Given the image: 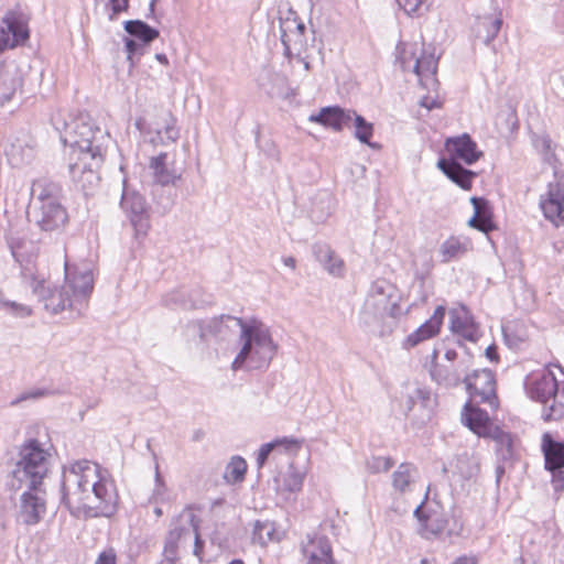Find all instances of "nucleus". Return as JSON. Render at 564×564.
<instances>
[{
    "label": "nucleus",
    "instance_id": "680f3d73",
    "mask_svg": "<svg viewBox=\"0 0 564 564\" xmlns=\"http://www.w3.org/2000/svg\"><path fill=\"white\" fill-rule=\"evenodd\" d=\"M478 470H479L478 464H477V463H474V464H473V466H471V467H470L466 473H464V471L460 469V474H462V476H463V477H465V478H468V479H469V478H471V477L476 476V475H477V473H478Z\"/></svg>",
    "mask_w": 564,
    "mask_h": 564
},
{
    "label": "nucleus",
    "instance_id": "de8ad7c7",
    "mask_svg": "<svg viewBox=\"0 0 564 564\" xmlns=\"http://www.w3.org/2000/svg\"><path fill=\"white\" fill-rule=\"evenodd\" d=\"M464 530V522L460 517L453 514L451 519L446 520V528L444 529V533L447 536H458L462 534Z\"/></svg>",
    "mask_w": 564,
    "mask_h": 564
},
{
    "label": "nucleus",
    "instance_id": "c756f323",
    "mask_svg": "<svg viewBox=\"0 0 564 564\" xmlns=\"http://www.w3.org/2000/svg\"><path fill=\"white\" fill-rule=\"evenodd\" d=\"M434 404L435 400L433 399L431 391L427 389L417 388L408 397L409 410H421L422 416L427 420L431 419Z\"/></svg>",
    "mask_w": 564,
    "mask_h": 564
},
{
    "label": "nucleus",
    "instance_id": "bb28decb",
    "mask_svg": "<svg viewBox=\"0 0 564 564\" xmlns=\"http://www.w3.org/2000/svg\"><path fill=\"white\" fill-rule=\"evenodd\" d=\"M313 254L315 259L324 267V269L334 276H343L345 264L329 246L316 243L313 246Z\"/></svg>",
    "mask_w": 564,
    "mask_h": 564
},
{
    "label": "nucleus",
    "instance_id": "a19ab883",
    "mask_svg": "<svg viewBox=\"0 0 564 564\" xmlns=\"http://www.w3.org/2000/svg\"><path fill=\"white\" fill-rule=\"evenodd\" d=\"M0 308L15 317H28L32 314L30 306L15 301L6 300L0 295Z\"/></svg>",
    "mask_w": 564,
    "mask_h": 564
},
{
    "label": "nucleus",
    "instance_id": "f03ea898",
    "mask_svg": "<svg viewBox=\"0 0 564 564\" xmlns=\"http://www.w3.org/2000/svg\"><path fill=\"white\" fill-rule=\"evenodd\" d=\"M196 325L203 341L209 337L225 340L239 330L242 346L231 364L234 371L267 369L276 354L278 345L269 328L259 321L245 322L231 315H220L207 323L197 322Z\"/></svg>",
    "mask_w": 564,
    "mask_h": 564
},
{
    "label": "nucleus",
    "instance_id": "f8f14e48",
    "mask_svg": "<svg viewBox=\"0 0 564 564\" xmlns=\"http://www.w3.org/2000/svg\"><path fill=\"white\" fill-rule=\"evenodd\" d=\"M29 220L41 231L58 232L68 223V214L62 203H46L29 207Z\"/></svg>",
    "mask_w": 564,
    "mask_h": 564
},
{
    "label": "nucleus",
    "instance_id": "f3484780",
    "mask_svg": "<svg viewBox=\"0 0 564 564\" xmlns=\"http://www.w3.org/2000/svg\"><path fill=\"white\" fill-rule=\"evenodd\" d=\"M0 30V54L9 48L23 45L30 37L26 21L15 12H8Z\"/></svg>",
    "mask_w": 564,
    "mask_h": 564
},
{
    "label": "nucleus",
    "instance_id": "0e129e2a",
    "mask_svg": "<svg viewBox=\"0 0 564 564\" xmlns=\"http://www.w3.org/2000/svg\"><path fill=\"white\" fill-rule=\"evenodd\" d=\"M283 263L291 269H295L296 267V260L293 257L284 258Z\"/></svg>",
    "mask_w": 564,
    "mask_h": 564
},
{
    "label": "nucleus",
    "instance_id": "f704fd0d",
    "mask_svg": "<svg viewBox=\"0 0 564 564\" xmlns=\"http://www.w3.org/2000/svg\"><path fill=\"white\" fill-rule=\"evenodd\" d=\"M198 293V290H193L188 294L183 290H177L170 293L165 302L167 305H177L184 310L197 308L204 303V301L197 299Z\"/></svg>",
    "mask_w": 564,
    "mask_h": 564
},
{
    "label": "nucleus",
    "instance_id": "412c9836",
    "mask_svg": "<svg viewBox=\"0 0 564 564\" xmlns=\"http://www.w3.org/2000/svg\"><path fill=\"white\" fill-rule=\"evenodd\" d=\"M557 382L554 372L552 370L543 371L540 377L535 378L529 386L530 397L546 405L556 402ZM547 408V406H544Z\"/></svg>",
    "mask_w": 564,
    "mask_h": 564
},
{
    "label": "nucleus",
    "instance_id": "774afa93",
    "mask_svg": "<svg viewBox=\"0 0 564 564\" xmlns=\"http://www.w3.org/2000/svg\"><path fill=\"white\" fill-rule=\"evenodd\" d=\"M11 248V252H12V256L14 257V259L18 261V262H21V254L19 253V250L17 247H14L13 245L10 246Z\"/></svg>",
    "mask_w": 564,
    "mask_h": 564
},
{
    "label": "nucleus",
    "instance_id": "37998d69",
    "mask_svg": "<svg viewBox=\"0 0 564 564\" xmlns=\"http://www.w3.org/2000/svg\"><path fill=\"white\" fill-rule=\"evenodd\" d=\"M303 486V476L295 470H289L283 475V480L281 485L282 490H286L289 492H297L302 489Z\"/></svg>",
    "mask_w": 564,
    "mask_h": 564
},
{
    "label": "nucleus",
    "instance_id": "79ce46f5",
    "mask_svg": "<svg viewBox=\"0 0 564 564\" xmlns=\"http://www.w3.org/2000/svg\"><path fill=\"white\" fill-rule=\"evenodd\" d=\"M393 465L391 457L371 456L366 460V468L371 474L387 473Z\"/></svg>",
    "mask_w": 564,
    "mask_h": 564
},
{
    "label": "nucleus",
    "instance_id": "c9c22d12",
    "mask_svg": "<svg viewBox=\"0 0 564 564\" xmlns=\"http://www.w3.org/2000/svg\"><path fill=\"white\" fill-rule=\"evenodd\" d=\"M562 375L564 376V370L561 366L555 365ZM564 416V380L557 382V391H556V402L551 403L549 408L543 409L542 417L545 421L560 420Z\"/></svg>",
    "mask_w": 564,
    "mask_h": 564
},
{
    "label": "nucleus",
    "instance_id": "e433bc0d",
    "mask_svg": "<svg viewBox=\"0 0 564 564\" xmlns=\"http://www.w3.org/2000/svg\"><path fill=\"white\" fill-rule=\"evenodd\" d=\"M355 128L354 135L361 143L369 145L370 148H377V143H371L370 139L373 134V126L368 122L362 116L357 115L356 111L352 110V121L350 123V128Z\"/></svg>",
    "mask_w": 564,
    "mask_h": 564
},
{
    "label": "nucleus",
    "instance_id": "603ef678",
    "mask_svg": "<svg viewBox=\"0 0 564 564\" xmlns=\"http://www.w3.org/2000/svg\"><path fill=\"white\" fill-rule=\"evenodd\" d=\"M463 338L469 340V341H477L479 338V332L478 328L475 326V324L470 321L458 334Z\"/></svg>",
    "mask_w": 564,
    "mask_h": 564
},
{
    "label": "nucleus",
    "instance_id": "49530a36",
    "mask_svg": "<svg viewBox=\"0 0 564 564\" xmlns=\"http://www.w3.org/2000/svg\"><path fill=\"white\" fill-rule=\"evenodd\" d=\"M165 116V126L163 130L165 139L170 142H175L180 138V131L175 127L176 119L171 112H166Z\"/></svg>",
    "mask_w": 564,
    "mask_h": 564
},
{
    "label": "nucleus",
    "instance_id": "69168bd1",
    "mask_svg": "<svg viewBox=\"0 0 564 564\" xmlns=\"http://www.w3.org/2000/svg\"><path fill=\"white\" fill-rule=\"evenodd\" d=\"M41 395H43V392H41V391H36V392L32 393V394H23V395H21V397L18 399V401H22V400H25V399H28V398H39V397H41Z\"/></svg>",
    "mask_w": 564,
    "mask_h": 564
},
{
    "label": "nucleus",
    "instance_id": "4be33fe9",
    "mask_svg": "<svg viewBox=\"0 0 564 564\" xmlns=\"http://www.w3.org/2000/svg\"><path fill=\"white\" fill-rule=\"evenodd\" d=\"M62 186L48 178L42 177L33 181L31 186L30 206H40L46 203H61Z\"/></svg>",
    "mask_w": 564,
    "mask_h": 564
},
{
    "label": "nucleus",
    "instance_id": "dca6fc26",
    "mask_svg": "<svg viewBox=\"0 0 564 564\" xmlns=\"http://www.w3.org/2000/svg\"><path fill=\"white\" fill-rule=\"evenodd\" d=\"M545 468L552 473L554 489H564V443L554 441L549 433L542 438Z\"/></svg>",
    "mask_w": 564,
    "mask_h": 564
},
{
    "label": "nucleus",
    "instance_id": "a18cd8bd",
    "mask_svg": "<svg viewBox=\"0 0 564 564\" xmlns=\"http://www.w3.org/2000/svg\"><path fill=\"white\" fill-rule=\"evenodd\" d=\"M147 45L142 42H138L133 39L126 37V51L128 53V61L130 62L131 66H133V57L135 55H143L145 53Z\"/></svg>",
    "mask_w": 564,
    "mask_h": 564
},
{
    "label": "nucleus",
    "instance_id": "9d476101",
    "mask_svg": "<svg viewBox=\"0 0 564 564\" xmlns=\"http://www.w3.org/2000/svg\"><path fill=\"white\" fill-rule=\"evenodd\" d=\"M120 208L129 219L135 236H145L150 229V206L145 198L123 181Z\"/></svg>",
    "mask_w": 564,
    "mask_h": 564
},
{
    "label": "nucleus",
    "instance_id": "473e14b6",
    "mask_svg": "<svg viewBox=\"0 0 564 564\" xmlns=\"http://www.w3.org/2000/svg\"><path fill=\"white\" fill-rule=\"evenodd\" d=\"M124 30L129 35L135 37L147 46L160 35L156 29L141 20L126 21Z\"/></svg>",
    "mask_w": 564,
    "mask_h": 564
},
{
    "label": "nucleus",
    "instance_id": "2eb2a0df",
    "mask_svg": "<svg viewBox=\"0 0 564 564\" xmlns=\"http://www.w3.org/2000/svg\"><path fill=\"white\" fill-rule=\"evenodd\" d=\"M304 564H337L329 539L319 533H310L301 541Z\"/></svg>",
    "mask_w": 564,
    "mask_h": 564
},
{
    "label": "nucleus",
    "instance_id": "09e8293b",
    "mask_svg": "<svg viewBox=\"0 0 564 564\" xmlns=\"http://www.w3.org/2000/svg\"><path fill=\"white\" fill-rule=\"evenodd\" d=\"M273 443H275V448H282L288 453H296L301 447V442L293 437L276 438Z\"/></svg>",
    "mask_w": 564,
    "mask_h": 564
},
{
    "label": "nucleus",
    "instance_id": "bf43d9fd",
    "mask_svg": "<svg viewBox=\"0 0 564 564\" xmlns=\"http://www.w3.org/2000/svg\"><path fill=\"white\" fill-rule=\"evenodd\" d=\"M452 564H477V558L474 556L463 555L457 557Z\"/></svg>",
    "mask_w": 564,
    "mask_h": 564
},
{
    "label": "nucleus",
    "instance_id": "c03bdc74",
    "mask_svg": "<svg viewBox=\"0 0 564 564\" xmlns=\"http://www.w3.org/2000/svg\"><path fill=\"white\" fill-rule=\"evenodd\" d=\"M166 492H167L166 485H165L164 480L162 479L160 471H159V466L156 465V467H155V487L150 497V502L158 503V502L165 501Z\"/></svg>",
    "mask_w": 564,
    "mask_h": 564
},
{
    "label": "nucleus",
    "instance_id": "6ab92c4d",
    "mask_svg": "<svg viewBox=\"0 0 564 564\" xmlns=\"http://www.w3.org/2000/svg\"><path fill=\"white\" fill-rule=\"evenodd\" d=\"M46 512V502L40 487L24 491L20 498L18 519L26 524H37Z\"/></svg>",
    "mask_w": 564,
    "mask_h": 564
},
{
    "label": "nucleus",
    "instance_id": "423d86ee",
    "mask_svg": "<svg viewBox=\"0 0 564 564\" xmlns=\"http://www.w3.org/2000/svg\"><path fill=\"white\" fill-rule=\"evenodd\" d=\"M445 149L449 159H441L437 167L455 184L463 189H470L473 180L477 176L471 170L464 167L459 161L467 165L477 162L484 153L477 149V143L468 133L448 138Z\"/></svg>",
    "mask_w": 564,
    "mask_h": 564
},
{
    "label": "nucleus",
    "instance_id": "a211bd4d",
    "mask_svg": "<svg viewBox=\"0 0 564 564\" xmlns=\"http://www.w3.org/2000/svg\"><path fill=\"white\" fill-rule=\"evenodd\" d=\"M463 382L471 399L492 404L496 399V380L491 370L481 369L465 373Z\"/></svg>",
    "mask_w": 564,
    "mask_h": 564
},
{
    "label": "nucleus",
    "instance_id": "e2e57ef3",
    "mask_svg": "<svg viewBox=\"0 0 564 564\" xmlns=\"http://www.w3.org/2000/svg\"><path fill=\"white\" fill-rule=\"evenodd\" d=\"M205 437V432L203 430H195L192 434L191 440L195 443L200 442Z\"/></svg>",
    "mask_w": 564,
    "mask_h": 564
},
{
    "label": "nucleus",
    "instance_id": "5fc2aeb1",
    "mask_svg": "<svg viewBox=\"0 0 564 564\" xmlns=\"http://www.w3.org/2000/svg\"><path fill=\"white\" fill-rule=\"evenodd\" d=\"M192 538H194V554L199 556V554L202 553L203 546H204V542L199 536L198 521L196 519H195V530L192 534Z\"/></svg>",
    "mask_w": 564,
    "mask_h": 564
},
{
    "label": "nucleus",
    "instance_id": "0eeeda50",
    "mask_svg": "<svg viewBox=\"0 0 564 564\" xmlns=\"http://www.w3.org/2000/svg\"><path fill=\"white\" fill-rule=\"evenodd\" d=\"M51 454L37 440L26 441L19 451V460L12 470V477L19 487L37 489L50 468Z\"/></svg>",
    "mask_w": 564,
    "mask_h": 564
},
{
    "label": "nucleus",
    "instance_id": "b1692460",
    "mask_svg": "<svg viewBox=\"0 0 564 564\" xmlns=\"http://www.w3.org/2000/svg\"><path fill=\"white\" fill-rule=\"evenodd\" d=\"M445 316V307L440 305L435 308L434 314L422 324L415 332L411 333L405 340L409 347H415L420 343L427 340L438 334L443 318Z\"/></svg>",
    "mask_w": 564,
    "mask_h": 564
},
{
    "label": "nucleus",
    "instance_id": "5701e85b",
    "mask_svg": "<svg viewBox=\"0 0 564 564\" xmlns=\"http://www.w3.org/2000/svg\"><path fill=\"white\" fill-rule=\"evenodd\" d=\"M310 121L340 131L344 128H350L352 110H346L337 106L325 107L317 115H312Z\"/></svg>",
    "mask_w": 564,
    "mask_h": 564
},
{
    "label": "nucleus",
    "instance_id": "20e7f679",
    "mask_svg": "<svg viewBox=\"0 0 564 564\" xmlns=\"http://www.w3.org/2000/svg\"><path fill=\"white\" fill-rule=\"evenodd\" d=\"M70 128L72 130L62 137L64 144H68L78 156L77 162L69 164V173L87 194L99 183L96 169L104 161V149L99 139L104 138L105 133L82 118L75 120Z\"/></svg>",
    "mask_w": 564,
    "mask_h": 564
},
{
    "label": "nucleus",
    "instance_id": "7c9ffc66",
    "mask_svg": "<svg viewBox=\"0 0 564 564\" xmlns=\"http://www.w3.org/2000/svg\"><path fill=\"white\" fill-rule=\"evenodd\" d=\"M470 249V242L467 238L452 236L447 238L440 247L442 262H449L453 259L463 257Z\"/></svg>",
    "mask_w": 564,
    "mask_h": 564
},
{
    "label": "nucleus",
    "instance_id": "f257e3e1",
    "mask_svg": "<svg viewBox=\"0 0 564 564\" xmlns=\"http://www.w3.org/2000/svg\"><path fill=\"white\" fill-rule=\"evenodd\" d=\"M61 492L69 510L83 511L88 517H110L119 501L109 474L86 459L63 467Z\"/></svg>",
    "mask_w": 564,
    "mask_h": 564
},
{
    "label": "nucleus",
    "instance_id": "4468645a",
    "mask_svg": "<svg viewBox=\"0 0 564 564\" xmlns=\"http://www.w3.org/2000/svg\"><path fill=\"white\" fill-rule=\"evenodd\" d=\"M281 41L284 46V54L291 58L293 56L301 57L313 46L314 36L310 40L306 35V26L303 22L295 19H286L281 22Z\"/></svg>",
    "mask_w": 564,
    "mask_h": 564
},
{
    "label": "nucleus",
    "instance_id": "58836bf2",
    "mask_svg": "<svg viewBox=\"0 0 564 564\" xmlns=\"http://www.w3.org/2000/svg\"><path fill=\"white\" fill-rule=\"evenodd\" d=\"M246 471V460L239 456L232 457L231 460L226 466L224 478L229 484H236L243 479Z\"/></svg>",
    "mask_w": 564,
    "mask_h": 564
},
{
    "label": "nucleus",
    "instance_id": "c85d7f7f",
    "mask_svg": "<svg viewBox=\"0 0 564 564\" xmlns=\"http://www.w3.org/2000/svg\"><path fill=\"white\" fill-rule=\"evenodd\" d=\"M470 203L474 207V216L468 225L484 232L492 230V212L489 202L482 197L474 196L470 198Z\"/></svg>",
    "mask_w": 564,
    "mask_h": 564
},
{
    "label": "nucleus",
    "instance_id": "4c0bfd02",
    "mask_svg": "<svg viewBox=\"0 0 564 564\" xmlns=\"http://www.w3.org/2000/svg\"><path fill=\"white\" fill-rule=\"evenodd\" d=\"M489 436L496 443V449L503 459L512 456V437L509 433L500 430L498 426L491 429Z\"/></svg>",
    "mask_w": 564,
    "mask_h": 564
},
{
    "label": "nucleus",
    "instance_id": "1a4fd4ad",
    "mask_svg": "<svg viewBox=\"0 0 564 564\" xmlns=\"http://www.w3.org/2000/svg\"><path fill=\"white\" fill-rule=\"evenodd\" d=\"M194 530L195 514L191 510L182 511L171 523L159 564H176L180 547L192 539Z\"/></svg>",
    "mask_w": 564,
    "mask_h": 564
},
{
    "label": "nucleus",
    "instance_id": "13d9d810",
    "mask_svg": "<svg viewBox=\"0 0 564 564\" xmlns=\"http://www.w3.org/2000/svg\"><path fill=\"white\" fill-rule=\"evenodd\" d=\"M111 8L115 14L126 11L128 9V0H110Z\"/></svg>",
    "mask_w": 564,
    "mask_h": 564
},
{
    "label": "nucleus",
    "instance_id": "cd10ccee",
    "mask_svg": "<svg viewBox=\"0 0 564 564\" xmlns=\"http://www.w3.org/2000/svg\"><path fill=\"white\" fill-rule=\"evenodd\" d=\"M465 424L477 435L486 436L492 427L486 411L474 408L470 403H466L463 412Z\"/></svg>",
    "mask_w": 564,
    "mask_h": 564
},
{
    "label": "nucleus",
    "instance_id": "6e6d98bb",
    "mask_svg": "<svg viewBox=\"0 0 564 564\" xmlns=\"http://www.w3.org/2000/svg\"><path fill=\"white\" fill-rule=\"evenodd\" d=\"M95 564H116V554L112 550L100 553Z\"/></svg>",
    "mask_w": 564,
    "mask_h": 564
},
{
    "label": "nucleus",
    "instance_id": "8fccbe9b",
    "mask_svg": "<svg viewBox=\"0 0 564 564\" xmlns=\"http://www.w3.org/2000/svg\"><path fill=\"white\" fill-rule=\"evenodd\" d=\"M451 329L452 332L459 334L460 330L470 322L467 314L460 316L456 311H451Z\"/></svg>",
    "mask_w": 564,
    "mask_h": 564
},
{
    "label": "nucleus",
    "instance_id": "3c124183",
    "mask_svg": "<svg viewBox=\"0 0 564 564\" xmlns=\"http://www.w3.org/2000/svg\"><path fill=\"white\" fill-rule=\"evenodd\" d=\"M408 15L420 14L424 0H397Z\"/></svg>",
    "mask_w": 564,
    "mask_h": 564
},
{
    "label": "nucleus",
    "instance_id": "ea45409f",
    "mask_svg": "<svg viewBox=\"0 0 564 564\" xmlns=\"http://www.w3.org/2000/svg\"><path fill=\"white\" fill-rule=\"evenodd\" d=\"M534 148L543 156L544 162L553 165L556 161L554 154V145L547 134H534L532 138Z\"/></svg>",
    "mask_w": 564,
    "mask_h": 564
},
{
    "label": "nucleus",
    "instance_id": "39448f33",
    "mask_svg": "<svg viewBox=\"0 0 564 564\" xmlns=\"http://www.w3.org/2000/svg\"><path fill=\"white\" fill-rule=\"evenodd\" d=\"M399 290L387 280L375 281L359 312V322L371 334L386 337L393 333L408 310H402Z\"/></svg>",
    "mask_w": 564,
    "mask_h": 564
},
{
    "label": "nucleus",
    "instance_id": "393cba45",
    "mask_svg": "<svg viewBox=\"0 0 564 564\" xmlns=\"http://www.w3.org/2000/svg\"><path fill=\"white\" fill-rule=\"evenodd\" d=\"M153 182L161 186L175 185L181 180V173L167 163V153L152 156L149 162Z\"/></svg>",
    "mask_w": 564,
    "mask_h": 564
},
{
    "label": "nucleus",
    "instance_id": "338daca9",
    "mask_svg": "<svg viewBox=\"0 0 564 564\" xmlns=\"http://www.w3.org/2000/svg\"><path fill=\"white\" fill-rule=\"evenodd\" d=\"M155 58H156L160 63H162V64H165V65H167V64H169V59H167V57H166V55H165V54L158 53V54L155 55Z\"/></svg>",
    "mask_w": 564,
    "mask_h": 564
},
{
    "label": "nucleus",
    "instance_id": "9b49d317",
    "mask_svg": "<svg viewBox=\"0 0 564 564\" xmlns=\"http://www.w3.org/2000/svg\"><path fill=\"white\" fill-rule=\"evenodd\" d=\"M437 350L434 349L431 356L432 360L429 369L432 380L437 384L447 388L457 387L463 382V375L465 376L468 368L467 361L460 359L455 362L458 355L453 349L446 350L443 362L437 361Z\"/></svg>",
    "mask_w": 564,
    "mask_h": 564
},
{
    "label": "nucleus",
    "instance_id": "a878e982",
    "mask_svg": "<svg viewBox=\"0 0 564 564\" xmlns=\"http://www.w3.org/2000/svg\"><path fill=\"white\" fill-rule=\"evenodd\" d=\"M419 478V470L412 463H401L391 475L392 488L403 495L413 490Z\"/></svg>",
    "mask_w": 564,
    "mask_h": 564
},
{
    "label": "nucleus",
    "instance_id": "6e6552de",
    "mask_svg": "<svg viewBox=\"0 0 564 564\" xmlns=\"http://www.w3.org/2000/svg\"><path fill=\"white\" fill-rule=\"evenodd\" d=\"M397 58L402 70L415 74L424 88H436L437 58L434 53L427 52L423 44L400 43L397 46Z\"/></svg>",
    "mask_w": 564,
    "mask_h": 564
},
{
    "label": "nucleus",
    "instance_id": "aec40b11",
    "mask_svg": "<svg viewBox=\"0 0 564 564\" xmlns=\"http://www.w3.org/2000/svg\"><path fill=\"white\" fill-rule=\"evenodd\" d=\"M23 85L22 75L17 66H7L0 70V107L17 101Z\"/></svg>",
    "mask_w": 564,
    "mask_h": 564
},
{
    "label": "nucleus",
    "instance_id": "7ed1b4c3",
    "mask_svg": "<svg viewBox=\"0 0 564 564\" xmlns=\"http://www.w3.org/2000/svg\"><path fill=\"white\" fill-rule=\"evenodd\" d=\"M21 274L24 282L51 314L69 310L77 316H82L86 311L94 289V276L89 268L79 269L65 261V283L59 289H51L45 278L39 275L30 265H25Z\"/></svg>",
    "mask_w": 564,
    "mask_h": 564
},
{
    "label": "nucleus",
    "instance_id": "ddd939ff",
    "mask_svg": "<svg viewBox=\"0 0 564 564\" xmlns=\"http://www.w3.org/2000/svg\"><path fill=\"white\" fill-rule=\"evenodd\" d=\"M430 487H427L424 500L416 506L413 516L420 523V534L425 539H431L444 533L446 520L440 505L427 503Z\"/></svg>",
    "mask_w": 564,
    "mask_h": 564
},
{
    "label": "nucleus",
    "instance_id": "4d7b16f0",
    "mask_svg": "<svg viewBox=\"0 0 564 564\" xmlns=\"http://www.w3.org/2000/svg\"><path fill=\"white\" fill-rule=\"evenodd\" d=\"M420 105L422 107L426 108L427 110H432V109L441 107V102L438 100L427 97V96L422 97V99L420 100Z\"/></svg>",
    "mask_w": 564,
    "mask_h": 564
},
{
    "label": "nucleus",
    "instance_id": "864d4df0",
    "mask_svg": "<svg viewBox=\"0 0 564 564\" xmlns=\"http://www.w3.org/2000/svg\"><path fill=\"white\" fill-rule=\"evenodd\" d=\"M273 449H275V443H273V441L270 443L263 444L260 447V449L258 452V457H257V465L259 468H261L264 465L268 456L270 455V453Z\"/></svg>",
    "mask_w": 564,
    "mask_h": 564
},
{
    "label": "nucleus",
    "instance_id": "052dcab7",
    "mask_svg": "<svg viewBox=\"0 0 564 564\" xmlns=\"http://www.w3.org/2000/svg\"><path fill=\"white\" fill-rule=\"evenodd\" d=\"M486 357L491 361L498 360L497 347L495 345L488 346L486 349Z\"/></svg>",
    "mask_w": 564,
    "mask_h": 564
},
{
    "label": "nucleus",
    "instance_id": "2f4dec72",
    "mask_svg": "<svg viewBox=\"0 0 564 564\" xmlns=\"http://www.w3.org/2000/svg\"><path fill=\"white\" fill-rule=\"evenodd\" d=\"M502 25V18L498 15H485L478 18L476 23V34L486 44H489L496 39Z\"/></svg>",
    "mask_w": 564,
    "mask_h": 564
},
{
    "label": "nucleus",
    "instance_id": "72a5a7b5",
    "mask_svg": "<svg viewBox=\"0 0 564 564\" xmlns=\"http://www.w3.org/2000/svg\"><path fill=\"white\" fill-rule=\"evenodd\" d=\"M279 541L275 523L269 520H257L252 529V542L265 546L270 542Z\"/></svg>",
    "mask_w": 564,
    "mask_h": 564
}]
</instances>
